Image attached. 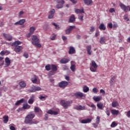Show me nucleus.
Wrapping results in <instances>:
<instances>
[{
    "instance_id": "1",
    "label": "nucleus",
    "mask_w": 130,
    "mask_h": 130,
    "mask_svg": "<svg viewBox=\"0 0 130 130\" xmlns=\"http://www.w3.org/2000/svg\"><path fill=\"white\" fill-rule=\"evenodd\" d=\"M34 117H35V114L31 112L25 117V123L27 124H37V123H38L37 120L34 119L32 120Z\"/></svg>"
},
{
    "instance_id": "2",
    "label": "nucleus",
    "mask_w": 130,
    "mask_h": 130,
    "mask_svg": "<svg viewBox=\"0 0 130 130\" xmlns=\"http://www.w3.org/2000/svg\"><path fill=\"white\" fill-rule=\"evenodd\" d=\"M21 42L19 41H16L14 43H12V46L15 47L14 51L17 53L20 52L23 49V47L21 46H19L21 44Z\"/></svg>"
},
{
    "instance_id": "3",
    "label": "nucleus",
    "mask_w": 130,
    "mask_h": 130,
    "mask_svg": "<svg viewBox=\"0 0 130 130\" xmlns=\"http://www.w3.org/2000/svg\"><path fill=\"white\" fill-rule=\"evenodd\" d=\"M40 41H39V39L37 38V36L35 35L32 36V38H31V43L35 46H37V47H41V44H39Z\"/></svg>"
},
{
    "instance_id": "4",
    "label": "nucleus",
    "mask_w": 130,
    "mask_h": 130,
    "mask_svg": "<svg viewBox=\"0 0 130 130\" xmlns=\"http://www.w3.org/2000/svg\"><path fill=\"white\" fill-rule=\"evenodd\" d=\"M60 105L64 107L65 109H68L70 106H71V105L72 104V103L70 101H64L62 100L60 102Z\"/></svg>"
},
{
    "instance_id": "5",
    "label": "nucleus",
    "mask_w": 130,
    "mask_h": 130,
    "mask_svg": "<svg viewBox=\"0 0 130 130\" xmlns=\"http://www.w3.org/2000/svg\"><path fill=\"white\" fill-rule=\"evenodd\" d=\"M98 66L94 60L91 61V63L90 64V70L91 72L93 73H97V68Z\"/></svg>"
},
{
    "instance_id": "6",
    "label": "nucleus",
    "mask_w": 130,
    "mask_h": 130,
    "mask_svg": "<svg viewBox=\"0 0 130 130\" xmlns=\"http://www.w3.org/2000/svg\"><path fill=\"white\" fill-rule=\"evenodd\" d=\"M41 90L42 89L40 88V87L32 85V86H31L29 89L27 90V92H28V93H34V92L41 91Z\"/></svg>"
},
{
    "instance_id": "7",
    "label": "nucleus",
    "mask_w": 130,
    "mask_h": 130,
    "mask_svg": "<svg viewBox=\"0 0 130 130\" xmlns=\"http://www.w3.org/2000/svg\"><path fill=\"white\" fill-rule=\"evenodd\" d=\"M57 4H58L56 6V8L57 9H62L63 8V4H64V1L63 0H57Z\"/></svg>"
},
{
    "instance_id": "8",
    "label": "nucleus",
    "mask_w": 130,
    "mask_h": 130,
    "mask_svg": "<svg viewBox=\"0 0 130 130\" xmlns=\"http://www.w3.org/2000/svg\"><path fill=\"white\" fill-rule=\"evenodd\" d=\"M58 85L60 88H61L62 89H64V88H66V87H67L68 85H69V82L66 81H62L59 83Z\"/></svg>"
},
{
    "instance_id": "9",
    "label": "nucleus",
    "mask_w": 130,
    "mask_h": 130,
    "mask_svg": "<svg viewBox=\"0 0 130 130\" xmlns=\"http://www.w3.org/2000/svg\"><path fill=\"white\" fill-rule=\"evenodd\" d=\"M74 96L77 98H83V97L85 98V97H86V94L81 92H77L74 93Z\"/></svg>"
},
{
    "instance_id": "10",
    "label": "nucleus",
    "mask_w": 130,
    "mask_h": 130,
    "mask_svg": "<svg viewBox=\"0 0 130 130\" xmlns=\"http://www.w3.org/2000/svg\"><path fill=\"white\" fill-rule=\"evenodd\" d=\"M74 109H76V110H85L86 109V107L85 106L77 105L74 107Z\"/></svg>"
},
{
    "instance_id": "11",
    "label": "nucleus",
    "mask_w": 130,
    "mask_h": 130,
    "mask_svg": "<svg viewBox=\"0 0 130 130\" xmlns=\"http://www.w3.org/2000/svg\"><path fill=\"white\" fill-rule=\"evenodd\" d=\"M83 3L86 6H92L93 5V1L92 0H83Z\"/></svg>"
},
{
    "instance_id": "12",
    "label": "nucleus",
    "mask_w": 130,
    "mask_h": 130,
    "mask_svg": "<svg viewBox=\"0 0 130 130\" xmlns=\"http://www.w3.org/2000/svg\"><path fill=\"white\" fill-rule=\"evenodd\" d=\"M106 42V37L105 36L101 37L100 43L101 44H105Z\"/></svg>"
},
{
    "instance_id": "13",
    "label": "nucleus",
    "mask_w": 130,
    "mask_h": 130,
    "mask_svg": "<svg viewBox=\"0 0 130 130\" xmlns=\"http://www.w3.org/2000/svg\"><path fill=\"white\" fill-rule=\"evenodd\" d=\"M35 99V96H34V95L33 94L31 95L30 99L28 100V104H32L33 103H34Z\"/></svg>"
},
{
    "instance_id": "14",
    "label": "nucleus",
    "mask_w": 130,
    "mask_h": 130,
    "mask_svg": "<svg viewBox=\"0 0 130 130\" xmlns=\"http://www.w3.org/2000/svg\"><path fill=\"white\" fill-rule=\"evenodd\" d=\"M92 121V119L90 118H87L85 119H83L81 120V123H90Z\"/></svg>"
},
{
    "instance_id": "15",
    "label": "nucleus",
    "mask_w": 130,
    "mask_h": 130,
    "mask_svg": "<svg viewBox=\"0 0 130 130\" xmlns=\"http://www.w3.org/2000/svg\"><path fill=\"white\" fill-rule=\"evenodd\" d=\"M86 50L87 54H88L89 55H91L92 54L93 51H91V46H87L86 47Z\"/></svg>"
},
{
    "instance_id": "16",
    "label": "nucleus",
    "mask_w": 130,
    "mask_h": 130,
    "mask_svg": "<svg viewBox=\"0 0 130 130\" xmlns=\"http://www.w3.org/2000/svg\"><path fill=\"white\" fill-rule=\"evenodd\" d=\"M47 112L48 113V114H51L52 115H57V114H58V112L57 111H52V110H49Z\"/></svg>"
},
{
    "instance_id": "17",
    "label": "nucleus",
    "mask_w": 130,
    "mask_h": 130,
    "mask_svg": "<svg viewBox=\"0 0 130 130\" xmlns=\"http://www.w3.org/2000/svg\"><path fill=\"white\" fill-rule=\"evenodd\" d=\"M70 61V59L63 58L60 60V63L66 64Z\"/></svg>"
},
{
    "instance_id": "18",
    "label": "nucleus",
    "mask_w": 130,
    "mask_h": 130,
    "mask_svg": "<svg viewBox=\"0 0 130 130\" xmlns=\"http://www.w3.org/2000/svg\"><path fill=\"white\" fill-rule=\"evenodd\" d=\"M76 52V50L75 49V48L74 47L71 46L70 47L69 53V54H74Z\"/></svg>"
},
{
    "instance_id": "19",
    "label": "nucleus",
    "mask_w": 130,
    "mask_h": 130,
    "mask_svg": "<svg viewBox=\"0 0 130 130\" xmlns=\"http://www.w3.org/2000/svg\"><path fill=\"white\" fill-rule=\"evenodd\" d=\"M92 99L95 101V102H99L101 99H102V97L101 96H93L92 98Z\"/></svg>"
},
{
    "instance_id": "20",
    "label": "nucleus",
    "mask_w": 130,
    "mask_h": 130,
    "mask_svg": "<svg viewBox=\"0 0 130 130\" xmlns=\"http://www.w3.org/2000/svg\"><path fill=\"white\" fill-rule=\"evenodd\" d=\"M31 81L33 84H37L38 81V78L36 76H34V77L31 78Z\"/></svg>"
},
{
    "instance_id": "21",
    "label": "nucleus",
    "mask_w": 130,
    "mask_h": 130,
    "mask_svg": "<svg viewBox=\"0 0 130 130\" xmlns=\"http://www.w3.org/2000/svg\"><path fill=\"white\" fill-rule=\"evenodd\" d=\"M111 112L112 115H118V114L119 113V111L115 109H112L111 110Z\"/></svg>"
},
{
    "instance_id": "22",
    "label": "nucleus",
    "mask_w": 130,
    "mask_h": 130,
    "mask_svg": "<svg viewBox=\"0 0 130 130\" xmlns=\"http://www.w3.org/2000/svg\"><path fill=\"white\" fill-rule=\"evenodd\" d=\"M115 79H116V77L115 76H113L110 78V86H112V85H113V83H115Z\"/></svg>"
},
{
    "instance_id": "23",
    "label": "nucleus",
    "mask_w": 130,
    "mask_h": 130,
    "mask_svg": "<svg viewBox=\"0 0 130 130\" xmlns=\"http://www.w3.org/2000/svg\"><path fill=\"white\" fill-rule=\"evenodd\" d=\"M99 29L101 30H103L104 31L106 30V26H105L104 23H101L99 26Z\"/></svg>"
},
{
    "instance_id": "24",
    "label": "nucleus",
    "mask_w": 130,
    "mask_h": 130,
    "mask_svg": "<svg viewBox=\"0 0 130 130\" xmlns=\"http://www.w3.org/2000/svg\"><path fill=\"white\" fill-rule=\"evenodd\" d=\"M75 13L76 14H84V13H85V12L84 11V9H75Z\"/></svg>"
},
{
    "instance_id": "25",
    "label": "nucleus",
    "mask_w": 130,
    "mask_h": 130,
    "mask_svg": "<svg viewBox=\"0 0 130 130\" xmlns=\"http://www.w3.org/2000/svg\"><path fill=\"white\" fill-rule=\"evenodd\" d=\"M96 106L99 109H100V110H102L103 109V103L101 102L98 103Z\"/></svg>"
},
{
    "instance_id": "26",
    "label": "nucleus",
    "mask_w": 130,
    "mask_h": 130,
    "mask_svg": "<svg viewBox=\"0 0 130 130\" xmlns=\"http://www.w3.org/2000/svg\"><path fill=\"white\" fill-rule=\"evenodd\" d=\"M3 36H4V37H5V38L7 39V40H8L9 41H11L12 40V36L8 35V34H4Z\"/></svg>"
},
{
    "instance_id": "27",
    "label": "nucleus",
    "mask_w": 130,
    "mask_h": 130,
    "mask_svg": "<svg viewBox=\"0 0 130 130\" xmlns=\"http://www.w3.org/2000/svg\"><path fill=\"white\" fill-rule=\"evenodd\" d=\"M5 62L6 63V67H9L11 64V60L9 57H6L5 58Z\"/></svg>"
},
{
    "instance_id": "28",
    "label": "nucleus",
    "mask_w": 130,
    "mask_h": 130,
    "mask_svg": "<svg viewBox=\"0 0 130 130\" xmlns=\"http://www.w3.org/2000/svg\"><path fill=\"white\" fill-rule=\"evenodd\" d=\"M25 101V99H22L19 101H17L16 103H15V105H20V104H22V103H23V102Z\"/></svg>"
},
{
    "instance_id": "29",
    "label": "nucleus",
    "mask_w": 130,
    "mask_h": 130,
    "mask_svg": "<svg viewBox=\"0 0 130 130\" xmlns=\"http://www.w3.org/2000/svg\"><path fill=\"white\" fill-rule=\"evenodd\" d=\"M73 22H75V15H72L70 16L69 20V23H73Z\"/></svg>"
},
{
    "instance_id": "30",
    "label": "nucleus",
    "mask_w": 130,
    "mask_h": 130,
    "mask_svg": "<svg viewBox=\"0 0 130 130\" xmlns=\"http://www.w3.org/2000/svg\"><path fill=\"white\" fill-rule=\"evenodd\" d=\"M35 112H39L41 114H42V111L39 107H35Z\"/></svg>"
},
{
    "instance_id": "31",
    "label": "nucleus",
    "mask_w": 130,
    "mask_h": 130,
    "mask_svg": "<svg viewBox=\"0 0 130 130\" xmlns=\"http://www.w3.org/2000/svg\"><path fill=\"white\" fill-rule=\"evenodd\" d=\"M31 107V106L28 104H24L23 105V109H29V108Z\"/></svg>"
},
{
    "instance_id": "32",
    "label": "nucleus",
    "mask_w": 130,
    "mask_h": 130,
    "mask_svg": "<svg viewBox=\"0 0 130 130\" xmlns=\"http://www.w3.org/2000/svg\"><path fill=\"white\" fill-rule=\"evenodd\" d=\"M4 122V123H8V121H9V116H4L3 117Z\"/></svg>"
},
{
    "instance_id": "33",
    "label": "nucleus",
    "mask_w": 130,
    "mask_h": 130,
    "mask_svg": "<svg viewBox=\"0 0 130 130\" xmlns=\"http://www.w3.org/2000/svg\"><path fill=\"white\" fill-rule=\"evenodd\" d=\"M89 87L87 86H84L83 88V91L84 93H87V92H89Z\"/></svg>"
},
{
    "instance_id": "34",
    "label": "nucleus",
    "mask_w": 130,
    "mask_h": 130,
    "mask_svg": "<svg viewBox=\"0 0 130 130\" xmlns=\"http://www.w3.org/2000/svg\"><path fill=\"white\" fill-rule=\"evenodd\" d=\"M19 86L21 88H25L26 87V83L24 81H21L19 82Z\"/></svg>"
},
{
    "instance_id": "35",
    "label": "nucleus",
    "mask_w": 130,
    "mask_h": 130,
    "mask_svg": "<svg viewBox=\"0 0 130 130\" xmlns=\"http://www.w3.org/2000/svg\"><path fill=\"white\" fill-rule=\"evenodd\" d=\"M51 70L53 72H56L57 71V67L54 64L51 66Z\"/></svg>"
},
{
    "instance_id": "36",
    "label": "nucleus",
    "mask_w": 130,
    "mask_h": 130,
    "mask_svg": "<svg viewBox=\"0 0 130 130\" xmlns=\"http://www.w3.org/2000/svg\"><path fill=\"white\" fill-rule=\"evenodd\" d=\"M6 53H7V54H10V51H2L0 53V55L4 56V55L6 54Z\"/></svg>"
},
{
    "instance_id": "37",
    "label": "nucleus",
    "mask_w": 130,
    "mask_h": 130,
    "mask_svg": "<svg viewBox=\"0 0 130 130\" xmlns=\"http://www.w3.org/2000/svg\"><path fill=\"white\" fill-rule=\"evenodd\" d=\"M117 106H118V103L117 102H113L112 103V107L115 108Z\"/></svg>"
},
{
    "instance_id": "38",
    "label": "nucleus",
    "mask_w": 130,
    "mask_h": 130,
    "mask_svg": "<svg viewBox=\"0 0 130 130\" xmlns=\"http://www.w3.org/2000/svg\"><path fill=\"white\" fill-rule=\"evenodd\" d=\"M24 12L23 10L20 11L18 13V17L19 18H22L23 17V15H24Z\"/></svg>"
},
{
    "instance_id": "39",
    "label": "nucleus",
    "mask_w": 130,
    "mask_h": 130,
    "mask_svg": "<svg viewBox=\"0 0 130 130\" xmlns=\"http://www.w3.org/2000/svg\"><path fill=\"white\" fill-rule=\"evenodd\" d=\"M36 29H35V27L34 26H31L29 28V32L30 33H32L33 34V33H34V31H35Z\"/></svg>"
},
{
    "instance_id": "40",
    "label": "nucleus",
    "mask_w": 130,
    "mask_h": 130,
    "mask_svg": "<svg viewBox=\"0 0 130 130\" xmlns=\"http://www.w3.org/2000/svg\"><path fill=\"white\" fill-rule=\"evenodd\" d=\"M70 69L72 72H75V71H76V65L72 64Z\"/></svg>"
},
{
    "instance_id": "41",
    "label": "nucleus",
    "mask_w": 130,
    "mask_h": 130,
    "mask_svg": "<svg viewBox=\"0 0 130 130\" xmlns=\"http://www.w3.org/2000/svg\"><path fill=\"white\" fill-rule=\"evenodd\" d=\"M26 22V19H22L19 20L20 25H23Z\"/></svg>"
},
{
    "instance_id": "42",
    "label": "nucleus",
    "mask_w": 130,
    "mask_h": 130,
    "mask_svg": "<svg viewBox=\"0 0 130 130\" xmlns=\"http://www.w3.org/2000/svg\"><path fill=\"white\" fill-rule=\"evenodd\" d=\"M96 124H99L100 123V116H98L96 118Z\"/></svg>"
},
{
    "instance_id": "43",
    "label": "nucleus",
    "mask_w": 130,
    "mask_h": 130,
    "mask_svg": "<svg viewBox=\"0 0 130 130\" xmlns=\"http://www.w3.org/2000/svg\"><path fill=\"white\" fill-rule=\"evenodd\" d=\"M107 115H108V116H109L110 115V111H109V109H108V108H107L106 109V111H105Z\"/></svg>"
},
{
    "instance_id": "44",
    "label": "nucleus",
    "mask_w": 130,
    "mask_h": 130,
    "mask_svg": "<svg viewBox=\"0 0 130 130\" xmlns=\"http://www.w3.org/2000/svg\"><path fill=\"white\" fill-rule=\"evenodd\" d=\"M52 25H53L54 26H55V29H56V30H59V25L56 24V23H52Z\"/></svg>"
},
{
    "instance_id": "45",
    "label": "nucleus",
    "mask_w": 130,
    "mask_h": 130,
    "mask_svg": "<svg viewBox=\"0 0 130 130\" xmlns=\"http://www.w3.org/2000/svg\"><path fill=\"white\" fill-rule=\"evenodd\" d=\"M49 14L51 15H54V13H55V10L54 9H52L49 12Z\"/></svg>"
},
{
    "instance_id": "46",
    "label": "nucleus",
    "mask_w": 130,
    "mask_h": 130,
    "mask_svg": "<svg viewBox=\"0 0 130 130\" xmlns=\"http://www.w3.org/2000/svg\"><path fill=\"white\" fill-rule=\"evenodd\" d=\"M88 106H89V107H91V108H93L92 110H96V106H95V105L92 104L91 106L88 105Z\"/></svg>"
},
{
    "instance_id": "47",
    "label": "nucleus",
    "mask_w": 130,
    "mask_h": 130,
    "mask_svg": "<svg viewBox=\"0 0 130 130\" xmlns=\"http://www.w3.org/2000/svg\"><path fill=\"white\" fill-rule=\"evenodd\" d=\"M92 92H93L94 94H97V93H98V90H97V88L96 87H94L92 89Z\"/></svg>"
},
{
    "instance_id": "48",
    "label": "nucleus",
    "mask_w": 130,
    "mask_h": 130,
    "mask_svg": "<svg viewBox=\"0 0 130 130\" xmlns=\"http://www.w3.org/2000/svg\"><path fill=\"white\" fill-rule=\"evenodd\" d=\"M76 28V26L73 25V26H70V27L68 28L70 31H72V30H74V28Z\"/></svg>"
},
{
    "instance_id": "49",
    "label": "nucleus",
    "mask_w": 130,
    "mask_h": 130,
    "mask_svg": "<svg viewBox=\"0 0 130 130\" xmlns=\"http://www.w3.org/2000/svg\"><path fill=\"white\" fill-rule=\"evenodd\" d=\"M116 125H117L116 123H115V122H113L111 124V127H115Z\"/></svg>"
},
{
    "instance_id": "50",
    "label": "nucleus",
    "mask_w": 130,
    "mask_h": 130,
    "mask_svg": "<svg viewBox=\"0 0 130 130\" xmlns=\"http://www.w3.org/2000/svg\"><path fill=\"white\" fill-rule=\"evenodd\" d=\"M39 99H40V100L44 101V99H45V96H43V95H40L39 96Z\"/></svg>"
},
{
    "instance_id": "51",
    "label": "nucleus",
    "mask_w": 130,
    "mask_h": 130,
    "mask_svg": "<svg viewBox=\"0 0 130 130\" xmlns=\"http://www.w3.org/2000/svg\"><path fill=\"white\" fill-rule=\"evenodd\" d=\"M45 69L46 70V71H50V65L46 66Z\"/></svg>"
},
{
    "instance_id": "52",
    "label": "nucleus",
    "mask_w": 130,
    "mask_h": 130,
    "mask_svg": "<svg viewBox=\"0 0 130 130\" xmlns=\"http://www.w3.org/2000/svg\"><path fill=\"white\" fill-rule=\"evenodd\" d=\"M23 56L25 57V58H28V57H29V55H28V53L24 52L23 53Z\"/></svg>"
},
{
    "instance_id": "53",
    "label": "nucleus",
    "mask_w": 130,
    "mask_h": 130,
    "mask_svg": "<svg viewBox=\"0 0 130 130\" xmlns=\"http://www.w3.org/2000/svg\"><path fill=\"white\" fill-rule=\"evenodd\" d=\"M100 35V32L99 30H97L95 34V37H98Z\"/></svg>"
},
{
    "instance_id": "54",
    "label": "nucleus",
    "mask_w": 130,
    "mask_h": 130,
    "mask_svg": "<svg viewBox=\"0 0 130 130\" xmlns=\"http://www.w3.org/2000/svg\"><path fill=\"white\" fill-rule=\"evenodd\" d=\"M110 13H115V10H114V8H110L109 10Z\"/></svg>"
},
{
    "instance_id": "55",
    "label": "nucleus",
    "mask_w": 130,
    "mask_h": 130,
    "mask_svg": "<svg viewBox=\"0 0 130 130\" xmlns=\"http://www.w3.org/2000/svg\"><path fill=\"white\" fill-rule=\"evenodd\" d=\"M92 124L94 128H96V127H98V125H97L96 123H92Z\"/></svg>"
},
{
    "instance_id": "56",
    "label": "nucleus",
    "mask_w": 130,
    "mask_h": 130,
    "mask_svg": "<svg viewBox=\"0 0 130 130\" xmlns=\"http://www.w3.org/2000/svg\"><path fill=\"white\" fill-rule=\"evenodd\" d=\"M90 32H94V31H95V27L94 26H91L90 27Z\"/></svg>"
},
{
    "instance_id": "57",
    "label": "nucleus",
    "mask_w": 130,
    "mask_h": 130,
    "mask_svg": "<svg viewBox=\"0 0 130 130\" xmlns=\"http://www.w3.org/2000/svg\"><path fill=\"white\" fill-rule=\"evenodd\" d=\"M108 26L109 27H110V29H111V28H112L113 24H112V23H110L108 24Z\"/></svg>"
},
{
    "instance_id": "58",
    "label": "nucleus",
    "mask_w": 130,
    "mask_h": 130,
    "mask_svg": "<svg viewBox=\"0 0 130 130\" xmlns=\"http://www.w3.org/2000/svg\"><path fill=\"white\" fill-rule=\"evenodd\" d=\"M54 16V15L50 14L48 15V19H52V18H53Z\"/></svg>"
},
{
    "instance_id": "59",
    "label": "nucleus",
    "mask_w": 130,
    "mask_h": 130,
    "mask_svg": "<svg viewBox=\"0 0 130 130\" xmlns=\"http://www.w3.org/2000/svg\"><path fill=\"white\" fill-rule=\"evenodd\" d=\"M71 33V31L70 30V29H69V28L67 29L66 30V34H67L68 35H69Z\"/></svg>"
},
{
    "instance_id": "60",
    "label": "nucleus",
    "mask_w": 130,
    "mask_h": 130,
    "mask_svg": "<svg viewBox=\"0 0 130 130\" xmlns=\"http://www.w3.org/2000/svg\"><path fill=\"white\" fill-rule=\"evenodd\" d=\"M62 69L63 71H67V70H69V68L66 66L63 67Z\"/></svg>"
},
{
    "instance_id": "61",
    "label": "nucleus",
    "mask_w": 130,
    "mask_h": 130,
    "mask_svg": "<svg viewBox=\"0 0 130 130\" xmlns=\"http://www.w3.org/2000/svg\"><path fill=\"white\" fill-rule=\"evenodd\" d=\"M126 116H127L128 118H130V110L128 111L127 112Z\"/></svg>"
},
{
    "instance_id": "62",
    "label": "nucleus",
    "mask_w": 130,
    "mask_h": 130,
    "mask_svg": "<svg viewBox=\"0 0 130 130\" xmlns=\"http://www.w3.org/2000/svg\"><path fill=\"white\" fill-rule=\"evenodd\" d=\"M100 93H102L103 95H105V91L103 89L100 90Z\"/></svg>"
},
{
    "instance_id": "63",
    "label": "nucleus",
    "mask_w": 130,
    "mask_h": 130,
    "mask_svg": "<svg viewBox=\"0 0 130 130\" xmlns=\"http://www.w3.org/2000/svg\"><path fill=\"white\" fill-rule=\"evenodd\" d=\"M10 129H11V130H15V129H16V128H15L14 127V126L11 125V126H10Z\"/></svg>"
},
{
    "instance_id": "64",
    "label": "nucleus",
    "mask_w": 130,
    "mask_h": 130,
    "mask_svg": "<svg viewBox=\"0 0 130 130\" xmlns=\"http://www.w3.org/2000/svg\"><path fill=\"white\" fill-rule=\"evenodd\" d=\"M32 34H32L31 32H30L29 31V32L26 35V36H27V37L29 38L32 35Z\"/></svg>"
}]
</instances>
